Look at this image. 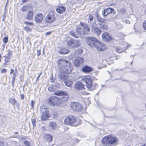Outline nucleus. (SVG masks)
I'll return each instance as SVG.
<instances>
[{
	"label": "nucleus",
	"mask_w": 146,
	"mask_h": 146,
	"mask_svg": "<svg viewBox=\"0 0 146 146\" xmlns=\"http://www.w3.org/2000/svg\"><path fill=\"white\" fill-rule=\"evenodd\" d=\"M55 79L53 77V74H52L50 76V81L51 82H54Z\"/></svg>",
	"instance_id": "39"
},
{
	"label": "nucleus",
	"mask_w": 146,
	"mask_h": 146,
	"mask_svg": "<svg viewBox=\"0 0 146 146\" xmlns=\"http://www.w3.org/2000/svg\"><path fill=\"white\" fill-rule=\"evenodd\" d=\"M74 88L77 90H82L84 89V84L80 82H77L74 85Z\"/></svg>",
	"instance_id": "16"
},
{
	"label": "nucleus",
	"mask_w": 146,
	"mask_h": 146,
	"mask_svg": "<svg viewBox=\"0 0 146 146\" xmlns=\"http://www.w3.org/2000/svg\"><path fill=\"white\" fill-rule=\"evenodd\" d=\"M131 57H134V55H132V56H130Z\"/></svg>",
	"instance_id": "63"
},
{
	"label": "nucleus",
	"mask_w": 146,
	"mask_h": 146,
	"mask_svg": "<svg viewBox=\"0 0 146 146\" xmlns=\"http://www.w3.org/2000/svg\"><path fill=\"white\" fill-rule=\"evenodd\" d=\"M13 72H14V70L13 69H11L10 71V74L13 73Z\"/></svg>",
	"instance_id": "57"
},
{
	"label": "nucleus",
	"mask_w": 146,
	"mask_h": 146,
	"mask_svg": "<svg viewBox=\"0 0 146 146\" xmlns=\"http://www.w3.org/2000/svg\"><path fill=\"white\" fill-rule=\"evenodd\" d=\"M31 122L33 127H34L36 123V119L35 118H32L31 119Z\"/></svg>",
	"instance_id": "34"
},
{
	"label": "nucleus",
	"mask_w": 146,
	"mask_h": 146,
	"mask_svg": "<svg viewBox=\"0 0 146 146\" xmlns=\"http://www.w3.org/2000/svg\"><path fill=\"white\" fill-rule=\"evenodd\" d=\"M66 44L70 48H76L79 46L80 42L78 40L71 39L68 41Z\"/></svg>",
	"instance_id": "8"
},
{
	"label": "nucleus",
	"mask_w": 146,
	"mask_h": 146,
	"mask_svg": "<svg viewBox=\"0 0 146 146\" xmlns=\"http://www.w3.org/2000/svg\"><path fill=\"white\" fill-rule=\"evenodd\" d=\"M4 57H5V59H4L5 62H9V60L10 59V58L8 56H7Z\"/></svg>",
	"instance_id": "40"
},
{
	"label": "nucleus",
	"mask_w": 146,
	"mask_h": 146,
	"mask_svg": "<svg viewBox=\"0 0 146 146\" xmlns=\"http://www.w3.org/2000/svg\"><path fill=\"white\" fill-rule=\"evenodd\" d=\"M95 46L94 48H97L98 51H103L106 48V45L102 44L99 42H96Z\"/></svg>",
	"instance_id": "13"
},
{
	"label": "nucleus",
	"mask_w": 146,
	"mask_h": 146,
	"mask_svg": "<svg viewBox=\"0 0 146 146\" xmlns=\"http://www.w3.org/2000/svg\"><path fill=\"white\" fill-rule=\"evenodd\" d=\"M41 129L44 130H45L46 129V127L45 126H43L42 127Z\"/></svg>",
	"instance_id": "56"
},
{
	"label": "nucleus",
	"mask_w": 146,
	"mask_h": 146,
	"mask_svg": "<svg viewBox=\"0 0 146 146\" xmlns=\"http://www.w3.org/2000/svg\"><path fill=\"white\" fill-rule=\"evenodd\" d=\"M86 40L87 44L90 46L92 48L95 47V43L98 42L96 38L93 37H86Z\"/></svg>",
	"instance_id": "9"
},
{
	"label": "nucleus",
	"mask_w": 146,
	"mask_h": 146,
	"mask_svg": "<svg viewBox=\"0 0 146 146\" xmlns=\"http://www.w3.org/2000/svg\"><path fill=\"white\" fill-rule=\"evenodd\" d=\"M45 138L46 140L49 142H51L53 139L52 136L49 134H46L45 135Z\"/></svg>",
	"instance_id": "26"
},
{
	"label": "nucleus",
	"mask_w": 146,
	"mask_h": 146,
	"mask_svg": "<svg viewBox=\"0 0 146 146\" xmlns=\"http://www.w3.org/2000/svg\"><path fill=\"white\" fill-rule=\"evenodd\" d=\"M24 29L27 32L31 31L30 28L29 27L25 26L24 27Z\"/></svg>",
	"instance_id": "37"
},
{
	"label": "nucleus",
	"mask_w": 146,
	"mask_h": 146,
	"mask_svg": "<svg viewBox=\"0 0 146 146\" xmlns=\"http://www.w3.org/2000/svg\"><path fill=\"white\" fill-rule=\"evenodd\" d=\"M51 33V32L50 31L47 32L46 33V35L48 36V35H50Z\"/></svg>",
	"instance_id": "55"
},
{
	"label": "nucleus",
	"mask_w": 146,
	"mask_h": 146,
	"mask_svg": "<svg viewBox=\"0 0 146 146\" xmlns=\"http://www.w3.org/2000/svg\"><path fill=\"white\" fill-rule=\"evenodd\" d=\"M95 15L96 18V21L98 22V25L102 23H105L106 20L105 19L102 18L99 16L98 13H95Z\"/></svg>",
	"instance_id": "17"
},
{
	"label": "nucleus",
	"mask_w": 146,
	"mask_h": 146,
	"mask_svg": "<svg viewBox=\"0 0 146 146\" xmlns=\"http://www.w3.org/2000/svg\"><path fill=\"white\" fill-rule=\"evenodd\" d=\"M92 31L95 34H96L97 35H99L101 33V31L100 29L98 27L92 26Z\"/></svg>",
	"instance_id": "21"
},
{
	"label": "nucleus",
	"mask_w": 146,
	"mask_h": 146,
	"mask_svg": "<svg viewBox=\"0 0 146 146\" xmlns=\"http://www.w3.org/2000/svg\"><path fill=\"white\" fill-rule=\"evenodd\" d=\"M56 19L54 13L52 11H50L46 15L45 20L46 23H51L56 20Z\"/></svg>",
	"instance_id": "6"
},
{
	"label": "nucleus",
	"mask_w": 146,
	"mask_h": 146,
	"mask_svg": "<svg viewBox=\"0 0 146 146\" xmlns=\"http://www.w3.org/2000/svg\"><path fill=\"white\" fill-rule=\"evenodd\" d=\"M100 27V28L104 30H107L108 29V26L102 23L99 25Z\"/></svg>",
	"instance_id": "28"
},
{
	"label": "nucleus",
	"mask_w": 146,
	"mask_h": 146,
	"mask_svg": "<svg viewBox=\"0 0 146 146\" xmlns=\"http://www.w3.org/2000/svg\"><path fill=\"white\" fill-rule=\"evenodd\" d=\"M70 105L72 109L76 111H79L82 109V105L78 102H71Z\"/></svg>",
	"instance_id": "10"
},
{
	"label": "nucleus",
	"mask_w": 146,
	"mask_h": 146,
	"mask_svg": "<svg viewBox=\"0 0 146 146\" xmlns=\"http://www.w3.org/2000/svg\"><path fill=\"white\" fill-rule=\"evenodd\" d=\"M69 50L66 48H63L60 49L59 51H58V52L59 54H66L69 52Z\"/></svg>",
	"instance_id": "25"
},
{
	"label": "nucleus",
	"mask_w": 146,
	"mask_h": 146,
	"mask_svg": "<svg viewBox=\"0 0 146 146\" xmlns=\"http://www.w3.org/2000/svg\"><path fill=\"white\" fill-rule=\"evenodd\" d=\"M31 105L32 108H33L34 107V106L35 104V102L33 100H32L31 101Z\"/></svg>",
	"instance_id": "50"
},
{
	"label": "nucleus",
	"mask_w": 146,
	"mask_h": 146,
	"mask_svg": "<svg viewBox=\"0 0 146 146\" xmlns=\"http://www.w3.org/2000/svg\"><path fill=\"white\" fill-rule=\"evenodd\" d=\"M122 21L124 23H126V24H129L130 23V22L129 20L127 19H123L122 20Z\"/></svg>",
	"instance_id": "45"
},
{
	"label": "nucleus",
	"mask_w": 146,
	"mask_h": 146,
	"mask_svg": "<svg viewBox=\"0 0 146 146\" xmlns=\"http://www.w3.org/2000/svg\"><path fill=\"white\" fill-rule=\"evenodd\" d=\"M23 143L26 146H30V143L29 141H23Z\"/></svg>",
	"instance_id": "38"
},
{
	"label": "nucleus",
	"mask_w": 146,
	"mask_h": 146,
	"mask_svg": "<svg viewBox=\"0 0 146 146\" xmlns=\"http://www.w3.org/2000/svg\"><path fill=\"white\" fill-rule=\"evenodd\" d=\"M42 72H41L39 74V75H40H40L42 74Z\"/></svg>",
	"instance_id": "64"
},
{
	"label": "nucleus",
	"mask_w": 146,
	"mask_h": 146,
	"mask_svg": "<svg viewBox=\"0 0 146 146\" xmlns=\"http://www.w3.org/2000/svg\"><path fill=\"white\" fill-rule=\"evenodd\" d=\"M80 25L81 27L78 26L76 28V31L78 34L79 36L87 34L90 31V28L88 25L82 22H80Z\"/></svg>",
	"instance_id": "5"
},
{
	"label": "nucleus",
	"mask_w": 146,
	"mask_h": 146,
	"mask_svg": "<svg viewBox=\"0 0 146 146\" xmlns=\"http://www.w3.org/2000/svg\"><path fill=\"white\" fill-rule=\"evenodd\" d=\"M57 125L56 122L53 121H50L49 123V128L50 131H54L56 129Z\"/></svg>",
	"instance_id": "20"
},
{
	"label": "nucleus",
	"mask_w": 146,
	"mask_h": 146,
	"mask_svg": "<svg viewBox=\"0 0 146 146\" xmlns=\"http://www.w3.org/2000/svg\"><path fill=\"white\" fill-rule=\"evenodd\" d=\"M59 99L58 97L55 96H51L49 97L48 100V104L52 106H57L59 103Z\"/></svg>",
	"instance_id": "7"
},
{
	"label": "nucleus",
	"mask_w": 146,
	"mask_h": 146,
	"mask_svg": "<svg viewBox=\"0 0 146 146\" xmlns=\"http://www.w3.org/2000/svg\"><path fill=\"white\" fill-rule=\"evenodd\" d=\"M21 98L22 100H23L24 98V95L22 94L20 95Z\"/></svg>",
	"instance_id": "54"
},
{
	"label": "nucleus",
	"mask_w": 146,
	"mask_h": 146,
	"mask_svg": "<svg viewBox=\"0 0 146 146\" xmlns=\"http://www.w3.org/2000/svg\"><path fill=\"white\" fill-rule=\"evenodd\" d=\"M108 14L107 13V11L106 9H105L102 12V15L104 16H106Z\"/></svg>",
	"instance_id": "42"
},
{
	"label": "nucleus",
	"mask_w": 146,
	"mask_h": 146,
	"mask_svg": "<svg viewBox=\"0 0 146 146\" xmlns=\"http://www.w3.org/2000/svg\"><path fill=\"white\" fill-rule=\"evenodd\" d=\"M16 106L17 107V108L19 109L20 108V105L17 102V103H16Z\"/></svg>",
	"instance_id": "53"
},
{
	"label": "nucleus",
	"mask_w": 146,
	"mask_h": 146,
	"mask_svg": "<svg viewBox=\"0 0 146 146\" xmlns=\"http://www.w3.org/2000/svg\"><path fill=\"white\" fill-rule=\"evenodd\" d=\"M67 74L60 70L58 74L59 78L63 80H67L68 78V76Z\"/></svg>",
	"instance_id": "19"
},
{
	"label": "nucleus",
	"mask_w": 146,
	"mask_h": 146,
	"mask_svg": "<svg viewBox=\"0 0 146 146\" xmlns=\"http://www.w3.org/2000/svg\"><path fill=\"white\" fill-rule=\"evenodd\" d=\"M37 55L38 56H39L41 54V50L40 49H39L38 50H37Z\"/></svg>",
	"instance_id": "47"
},
{
	"label": "nucleus",
	"mask_w": 146,
	"mask_h": 146,
	"mask_svg": "<svg viewBox=\"0 0 146 146\" xmlns=\"http://www.w3.org/2000/svg\"><path fill=\"white\" fill-rule=\"evenodd\" d=\"M64 84L65 85L68 87H71L72 82V81H65L64 82Z\"/></svg>",
	"instance_id": "31"
},
{
	"label": "nucleus",
	"mask_w": 146,
	"mask_h": 146,
	"mask_svg": "<svg viewBox=\"0 0 146 146\" xmlns=\"http://www.w3.org/2000/svg\"><path fill=\"white\" fill-rule=\"evenodd\" d=\"M143 27L144 29L146 30V20L145 21L143 22Z\"/></svg>",
	"instance_id": "44"
},
{
	"label": "nucleus",
	"mask_w": 146,
	"mask_h": 146,
	"mask_svg": "<svg viewBox=\"0 0 146 146\" xmlns=\"http://www.w3.org/2000/svg\"><path fill=\"white\" fill-rule=\"evenodd\" d=\"M84 62L82 58L78 57L76 58L74 62V64L76 67H78L82 65Z\"/></svg>",
	"instance_id": "15"
},
{
	"label": "nucleus",
	"mask_w": 146,
	"mask_h": 146,
	"mask_svg": "<svg viewBox=\"0 0 146 146\" xmlns=\"http://www.w3.org/2000/svg\"><path fill=\"white\" fill-rule=\"evenodd\" d=\"M82 80L86 83V87L89 90L92 91L98 87L97 84L93 82L92 78L90 76H86Z\"/></svg>",
	"instance_id": "4"
},
{
	"label": "nucleus",
	"mask_w": 146,
	"mask_h": 146,
	"mask_svg": "<svg viewBox=\"0 0 146 146\" xmlns=\"http://www.w3.org/2000/svg\"><path fill=\"white\" fill-rule=\"evenodd\" d=\"M16 77V74L15 73H13V78H15Z\"/></svg>",
	"instance_id": "58"
},
{
	"label": "nucleus",
	"mask_w": 146,
	"mask_h": 146,
	"mask_svg": "<svg viewBox=\"0 0 146 146\" xmlns=\"http://www.w3.org/2000/svg\"><path fill=\"white\" fill-rule=\"evenodd\" d=\"M8 37H5L3 38V42L5 43H7L8 41Z\"/></svg>",
	"instance_id": "41"
},
{
	"label": "nucleus",
	"mask_w": 146,
	"mask_h": 146,
	"mask_svg": "<svg viewBox=\"0 0 146 146\" xmlns=\"http://www.w3.org/2000/svg\"><path fill=\"white\" fill-rule=\"evenodd\" d=\"M7 70L6 69H3L1 70V72L2 73H4L6 72Z\"/></svg>",
	"instance_id": "52"
},
{
	"label": "nucleus",
	"mask_w": 146,
	"mask_h": 146,
	"mask_svg": "<svg viewBox=\"0 0 146 146\" xmlns=\"http://www.w3.org/2000/svg\"><path fill=\"white\" fill-rule=\"evenodd\" d=\"M92 70V68L90 67L87 65L85 66L82 69V71L85 73H88L91 72Z\"/></svg>",
	"instance_id": "22"
},
{
	"label": "nucleus",
	"mask_w": 146,
	"mask_h": 146,
	"mask_svg": "<svg viewBox=\"0 0 146 146\" xmlns=\"http://www.w3.org/2000/svg\"><path fill=\"white\" fill-rule=\"evenodd\" d=\"M26 25H29L30 26H32L33 25V24L31 22H29L27 21H25L24 23Z\"/></svg>",
	"instance_id": "43"
},
{
	"label": "nucleus",
	"mask_w": 146,
	"mask_h": 146,
	"mask_svg": "<svg viewBox=\"0 0 146 146\" xmlns=\"http://www.w3.org/2000/svg\"><path fill=\"white\" fill-rule=\"evenodd\" d=\"M48 89L50 92H53L55 90V88L52 86H51L48 87Z\"/></svg>",
	"instance_id": "36"
},
{
	"label": "nucleus",
	"mask_w": 146,
	"mask_h": 146,
	"mask_svg": "<svg viewBox=\"0 0 146 146\" xmlns=\"http://www.w3.org/2000/svg\"><path fill=\"white\" fill-rule=\"evenodd\" d=\"M58 66L61 71L66 74L70 73L72 69L71 63L63 58L59 59L58 60Z\"/></svg>",
	"instance_id": "1"
},
{
	"label": "nucleus",
	"mask_w": 146,
	"mask_h": 146,
	"mask_svg": "<svg viewBox=\"0 0 146 146\" xmlns=\"http://www.w3.org/2000/svg\"><path fill=\"white\" fill-rule=\"evenodd\" d=\"M76 142H79V140L78 139H76Z\"/></svg>",
	"instance_id": "62"
},
{
	"label": "nucleus",
	"mask_w": 146,
	"mask_h": 146,
	"mask_svg": "<svg viewBox=\"0 0 146 146\" xmlns=\"http://www.w3.org/2000/svg\"><path fill=\"white\" fill-rule=\"evenodd\" d=\"M12 53V51H9L7 53L8 56L9 57L11 56Z\"/></svg>",
	"instance_id": "48"
},
{
	"label": "nucleus",
	"mask_w": 146,
	"mask_h": 146,
	"mask_svg": "<svg viewBox=\"0 0 146 146\" xmlns=\"http://www.w3.org/2000/svg\"><path fill=\"white\" fill-rule=\"evenodd\" d=\"M127 48H126L125 49H123L121 48H120L119 47H116V51L118 53H121L123 52L124 50H125Z\"/></svg>",
	"instance_id": "29"
},
{
	"label": "nucleus",
	"mask_w": 146,
	"mask_h": 146,
	"mask_svg": "<svg viewBox=\"0 0 146 146\" xmlns=\"http://www.w3.org/2000/svg\"><path fill=\"white\" fill-rule=\"evenodd\" d=\"M64 123L66 125L77 126L80 124L81 120L75 116L70 115L65 118Z\"/></svg>",
	"instance_id": "3"
},
{
	"label": "nucleus",
	"mask_w": 146,
	"mask_h": 146,
	"mask_svg": "<svg viewBox=\"0 0 146 146\" xmlns=\"http://www.w3.org/2000/svg\"><path fill=\"white\" fill-rule=\"evenodd\" d=\"M69 34L71 36L76 38H78L79 37V35L78 34H75V32L73 31H70L69 33Z\"/></svg>",
	"instance_id": "30"
},
{
	"label": "nucleus",
	"mask_w": 146,
	"mask_h": 146,
	"mask_svg": "<svg viewBox=\"0 0 146 146\" xmlns=\"http://www.w3.org/2000/svg\"><path fill=\"white\" fill-rule=\"evenodd\" d=\"M9 102L13 106H14L16 103H17L16 100L13 98H10L9 99Z\"/></svg>",
	"instance_id": "27"
},
{
	"label": "nucleus",
	"mask_w": 146,
	"mask_h": 146,
	"mask_svg": "<svg viewBox=\"0 0 146 146\" xmlns=\"http://www.w3.org/2000/svg\"><path fill=\"white\" fill-rule=\"evenodd\" d=\"M107 11V13L109 14V13H113L114 12V10L112 8H109L106 9Z\"/></svg>",
	"instance_id": "33"
},
{
	"label": "nucleus",
	"mask_w": 146,
	"mask_h": 146,
	"mask_svg": "<svg viewBox=\"0 0 146 146\" xmlns=\"http://www.w3.org/2000/svg\"><path fill=\"white\" fill-rule=\"evenodd\" d=\"M93 19V17L92 15L90 14L89 15V20L90 21H92Z\"/></svg>",
	"instance_id": "46"
},
{
	"label": "nucleus",
	"mask_w": 146,
	"mask_h": 146,
	"mask_svg": "<svg viewBox=\"0 0 146 146\" xmlns=\"http://www.w3.org/2000/svg\"><path fill=\"white\" fill-rule=\"evenodd\" d=\"M40 76L39 75H38V76H37V78L36 79V81H39V80L38 78L40 77Z\"/></svg>",
	"instance_id": "59"
},
{
	"label": "nucleus",
	"mask_w": 146,
	"mask_h": 146,
	"mask_svg": "<svg viewBox=\"0 0 146 146\" xmlns=\"http://www.w3.org/2000/svg\"><path fill=\"white\" fill-rule=\"evenodd\" d=\"M29 0H22V2L23 3H25L28 1Z\"/></svg>",
	"instance_id": "61"
},
{
	"label": "nucleus",
	"mask_w": 146,
	"mask_h": 146,
	"mask_svg": "<svg viewBox=\"0 0 146 146\" xmlns=\"http://www.w3.org/2000/svg\"><path fill=\"white\" fill-rule=\"evenodd\" d=\"M118 141V139L117 137L111 135L105 137L102 140V143L104 146H111Z\"/></svg>",
	"instance_id": "2"
},
{
	"label": "nucleus",
	"mask_w": 146,
	"mask_h": 146,
	"mask_svg": "<svg viewBox=\"0 0 146 146\" xmlns=\"http://www.w3.org/2000/svg\"><path fill=\"white\" fill-rule=\"evenodd\" d=\"M33 12L31 11H30L27 13L25 18L28 20H31L33 17Z\"/></svg>",
	"instance_id": "24"
},
{
	"label": "nucleus",
	"mask_w": 146,
	"mask_h": 146,
	"mask_svg": "<svg viewBox=\"0 0 146 146\" xmlns=\"http://www.w3.org/2000/svg\"><path fill=\"white\" fill-rule=\"evenodd\" d=\"M41 111L42 113L41 116V119L42 121L46 120L49 117L48 109L44 108L43 109H41Z\"/></svg>",
	"instance_id": "12"
},
{
	"label": "nucleus",
	"mask_w": 146,
	"mask_h": 146,
	"mask_svg": "<svg viewBox=\"0 0 146 146\" xmlns=\"http://www.w3.org/2000/svg\"><path fill=\"white\" fill-rule=\"evenodd\" d=\"M102 37L103 40L106 41L110 40L112 39V37L107 32H105L102 34Z\"/></svg>",
	"instance_id": "18"
},
{
	"label": "nucleus",
	"mask_w": 146,
	"mask_h": 146,
	"mask_svg": "<svg viewBox=\"0 0 146 146\" xmlns=\"http://www.w3.org/2000/svg\"><path fill=\"white\" fill-rule=\"evenodd\" d=\"M10 64L9 63V62H5L3 64V66L4 67L5 66H7L8 65Z\"/></svg>",
	"instance_id": "51"
},
{
	"label": "nucleus",
	"mask_w": 146,
	"mask_h": 146,
	"mask_svg": "<svg viewBox=\"0 0 146 146\" xmlns=\"http://www.w3.org/2000/svg\"><path fill=\"white\" fill-rule=\"evenodd\" d=\"M29 9V6L26 5L23 6L21 9L23 12H25L27 11Z\"/></svg>",
	"instance_id": "32"
},
{
	"label": "nucleus",
	"mask_w": 146,
	"mask_h": 146,
	"mask_svg": "<svg viewBox=\"0 0 146 146\" xmlns=\"http://www.w3.org/2000/svg\"><path fill=\"white\" fill-rule=\"evenodd\" d=\"M77 52L79 54H80L82 53L83 52V51L81 49H79L77 50Z\"/></svg>",
	"instance_id": "49"
},
{
	"label": "nucleus",
	"mask_w": 146,
	"mask_h": 146,
	"mask_svg": "<svg viewBox=\"0 0 146 146\" xmlns=\"http://www.w3.org/2000/svg\"><path fill=\"white\" fill-rule=\"evenodd\" d=\"M54 94L57 96H63L62 98L64 99V101H66L68 100L69 98L68 94L67 92L65 91L57 92H55Z\"/></svg>",
	"instance_id": "11"
},
{
	"label": "nucleus",
	"mask_w": 146,
	"mask_h": 146,
	"mask_svg": "<svg viewBox=\"0 0 146 146\" xmlns=\"http://www.w3.org/2000/svg\"><path fill=\"white\" fill-rule=\"evenodd\" d=\"M43 17V14L41 13H39L35 16L34 20L37 23H39L42 21Z\"/></svg>",
	"instance_id": "14"
},
{
	"label": "nucleus",
	"mask_w": 146,
	"mask_h": 146,
	"mask_svg": "<svg viewBox=\"0 0 146 146\" xmlns=\"http://www.w3.org/2000/svg\"><path fill=\"white\" fill-rule=\"evenodd\" d=\"M5 144V141L3 139H0V146H4Z\"/></svg>",
	"instance_id": "35"
},
{
	"label": "nucleus",
	"mask_w": 146,
	"mask_h": 146,
	"mask_svg": "<svg viewBox=\"0 0 146 146\" xmlns=\"http://www.w3.org/2000/svg\"><path fill=\"white\" fill-rule=\"evenodd\" d=\"M15 80V78H13L12 80V83L13 84Z\"/></svg>",
	"instance_id": "60"
},
{
	"label": "nucleus",
	"mask_w": 146,
	"mask_h": 146,
	"mask_svg": "<svg viewBox=\"0 0 146 146\" xmlns=\"http://www.w3.org/2000/svg\"><path fill=\"white\" fill-rule=\"evenodd\" d=\"M66 10V8L63 6H59L56 9V11L59 13H62Z\"/></svg>",
	"instance_id": "23"
}]
</instances>
